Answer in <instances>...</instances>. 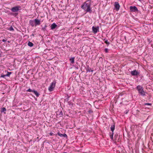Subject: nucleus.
Here are the masks:
<instances>
[{
	"label": "nucleus",
	"instance_id": "1",
	"mask_svg": "<svg viewBox=\"0 0 153 153\" xmlns=\"http://www.w3.org/2000/svg\"><path fill=\"white\" fill-rule=\"evenodd\" d=\"M91 2H90L85 1L81 6V8L86 13H91L92 12L91 6Z\"/></svg>",
	"mask_w": 153,
	"mask_h": 153
},
{
	"label": "nucleus",
	"instance_id": "2",
	"mask_svg": "<svg viewBox=\"0 0 153 153\" xmlns=\"http://www.w3.org/2000/svg\"><path fill=\"white\" fill-rule=\"evenodd\" d=\"M21 7L20 6L18 5L13 7H12L11 10V11L13 13H10V14L11 16H14V17H16L18 15V13H16L18 12L21 9Z\"/></svg>",
	"mask_w": 153,
	"mask_h": 153
},
{
	"label": "nucleus",
	"instance_id": "3",
	"mask_svg": "<svg viewBox=\"0 0 153 153\" xmlns=\"http://www.w3.org/2000/svg\"><path fill=\"white\" fill-rule=\"evenodd\" d=\"M136 89L137 90L138 94L142 96H145L146 95V92L145 91L143 90V88L141 85H137L136 87Z\"/></svg>",
	"mask_w": 153,
	"mask_h": 153
},
{
	"label": "nucleus",
	"instance_id": "4",
	"mask_svg": "<svg viewBox=\"0 0 153 153\" xmlns=\"http://www.w3.org/2000/svg\"><path fill=\"white\" fill-rule=\"evenodd\" d=\"M56 83V82L55 81H53L51 83V84L48 88V90L50 92H51L54 89L55 87Z\"/></svg>",
	"mask_w": 153,
	"mask_h": 153
},
{
	"label": "nucleus",
	"instance_id": "5",
	"mask_svg": "<svg viewBox=\"0 0 153 153\" xmlns=\"http://www.w3.org/2000/svg\"><path fill=\"white\" fill-rule=\"evenodd\" d=\"M130 11L131 12H137L139 11L137 7L135 6H131L130 7Z\"/></svg>",
	"mask_w": 153,
	"mask_h": 153
},
{
	"label": "nucleus",
	"instance_id": "6",
	"mask_svg": "<svg viewBox=\"0 0 153 153\" xmlns=\"http://www.w3.org/2000/svg\"><path fill=\"white\" fill-rule=\"evenodd\" d=\"M139 74L140 72L136 70L131 71V74L132 76H137L139 75Z\"/></svg>",
	"mask_w": 153,
	"mask_h": 153
},
{
	"label": "nucleus",
	"instance_id": "7",
	"mask_svg": "<svg viewBox=\"0 0 153 153\" xmlns=\"http://www.w3.org/2000/svg\"><path fill=\"white\" fill-rule=\"evenodd\" d=\"M114 6L115 10L117 11H118L119 10L120 6L119 4V3L118 2H115L114 4Z\"/></svg>",
	"mask_w": 153,
	"mask_h": 153
},
{
	"label": "nucleus",
	"instance_id": "8",
	"mask_svg": "<svg viewBox=\"0 0 153 153\" xmlns=\"http://www.w3.org/2000/svg\"><path fill=\"white\" fill-rule=\"evenodd\" d=\"M99 26H97V27L93 26L92 27V29L93 33H97L99 31Z\"/></svg>",
	"mask_w": 153,
	"mask_h": 153
},
{
	"label": "nucleus",
	"instance_id": "9",
	"mask_svg": "<svg viewBox=\"0 0 153 153\" xmlns=\"http://www.w3.org/2000/svg\"><path fill=\"white\" fill-rule=\"evenodd\" d=\"M34 20L35 27L37 25H39L41 24V21L38 19H34Z\"/></svg>",
	"mask_w": 153,
	"mask_h": 153
},
{
	"label": "nucleus",
	"instance_id": "10",
	"mask_svg": "<svg viewBox=\"0 0 153 153\" xmlns=\"http://www.w3.org/2000/svg\"><path fill=\"white\" fill-rule=\"evenodd\" d=\"M29 23L30 25L32 26V27L35 26L34 20H30L29 22Z\"/></svg>",
	"mask_w": 153,
	"mask_h": 153
},
{
	"label": "nucleus",
	"instance_id": "11",
	"mask_svg": "<svg viewBox=\"0 0 153 153\" xmlns=\"http://www.w3.org/2000/svg\"><path fill=\"white\" fill-rule=\"evenodd\" d=\"M57 25L55 23H53L51 26L50 27L51 29L52 30L55 29L57 27Z\"/></svg>",
	"mask_w": 153,
	"mask_h": 153
},
{
	"label": "nucleus",
	"instance_id": "12",
	"mask_svg": "<svg viewBox=\"0 0 153 153\" xmlns=\"http://www.w3.org/2000/svg\"><path fill=\"white\" fill-rule=\"evenodd\" d=\"M57 134L61 137H64L65 138L67 137V135L65 134H62L60 133L59 132H58L57 133Z\"/></svg>",
	"mask_w": 153,
	"mask_h": 153
},
{
	"label": "nucleus",
	"instance_id": "13",
	"mask_svg": "<svg viewBox=\"0 0 153 153\" xmlns=\"http://www.w3.org/2000/svg\"><path fill=\"white\" fill-rule=\"evenodd\" d=\"M115 123L113 122V124L111 126V130L112 131V132L113 133L114 130L115 129Z\"/></svg>",
	"mask_w": 153,
	"mask_h": 153
},
{
	"label": "nucleus",
	"instance_id": "14",
	"mask_svg": "<svg viewBox=\"0 0 153 153\" xmlns=\"http://www.w3.org/2000/svg\"><path fill=\"white\" fill-rule=\"evenodd\" d=\"M119 139L118 135L117 134H116L114 135V140L115 141L118 140Z\"/></svg>",
	"mask_w": 153,
	"mask_h": 153
},
{
	"label": "nucleus",
	"instance_id": "15",
	"mask_svg": "<svg viewBox=\"0 0 153 153\" xmlns=\"http://www.w3.org/2000/svg\"><path fill=\"white\" fill-rule=\"evenodd\" d=\"M33 92L34 93V94L36 95L37 97H39L40 95L39 94L37 91L34 90L33 91Z\"/></svg>",
	"mask_w": 153,
	"mask_h": 153
},
{
	"label": "nucleus",
	"instance_id": "16",
	"mask_svg": "<svg viewBox=\"0 0 153 153\" xmlns=\"http://www.w3.org/2000/svg\"><path fill=\"white\" fill-rule=\"evenodd\" d=\"M75 57H73L69 59V61L71 64H73L74 63V60Z\"/></svg>",
	"mask_w": 153,
	"mask_h": 153
},
{
	"label": "nucleus",
	"instance_id": "17",
	"mask_svg": "<svg viewBox=\"0 0 153 153\" xmlns=\"http://www.w3.org/2000/svg\"><path fill=\"white\" fill-rule=\"evenodd\" d=\"M87 71H88L89 72H92L93 71V70H91V68H90L89 66H88L87 68Z\"/></svg>",
	"mask_w": 153,
	"mask_h": 153
},
{
	"label": "nucleus",
	"instance_id": "18",
	"mask_svg": "<svg viewBox=\"0 0 153 153\" xmlns=\"http://www.w3.org/2000/svg\"><path fill=\"white\" fill-rule=\"evenodd\" d=\"M113 134H114V132L113 133H110V138L113 140L114 141V138H113Z\"/></svg>",
	"mask_w": 153,
	"mask_h": 153
},
{
	"label": "nucleus",
	"instance_id": "19",
	"mask_svg": "<svg viewBox=\"0 0 153 153\" xmlns=\"http://www.w3.org/2000/svg\"><path fill=\"white\" fill-rule=\"evenodd\" d=\"M6 76H7L6 74H4V73H2L1 74L0 77L5 78Z\"/></svg>",
	"mask_w": 153,
	"mask_h": 153
},
{
	"label": "nucleus",
	"instance_id": "20",
	"mask_svg": "<svg viewBox=\"0 0 153 153\" xmlns=\"http://www.w3.org/2000/svg\"><path fill=\"white\" fill-rule=\"evenodd\" d=\"M28 45L30 47H32L33 45V43L30 41H29L28 43Z\"/></svg>",
	"mask_w": 153,
	"mask_h": 153
},
{
	"label": "nucleus",
	"instance_id": "21",
	"mask_svg": "<svg viewBox=\"0 0 153 153\" xmlns=\"http://www.w3.org/2000/svg\"><path fill=\"white\" fill-rule=\"evenodd\" d=\"M47 27V26L45 25L44 27L42 28L41 30L43 31H45L46 30V27Z\"/></svg>",
	"mask_w": 153,
	"mask_h": 153
},
{
	"label": "nucleus",
	"instance_id": "22",
	"mask_svg": "<svg viewBox=\"0 0 153 153\" xmlns=\"http://www.w3.org/2000/svg\"><path fill=\"white\" fill-rule=\"evenodd\" d=\"M12 74L11 72H9L7 71V74H6L7 76L9 77L10 76V75Z\"/></svg>",
	"mask_w": 153,
	"mask_h": 153
},
{
	"label": "nucleus",
	"instance_id": "23",
	"mask_svg": "<svg viewBox=\"0 0 153 153\" xmlns=\"http://www.w3.org/2000/svg\"><path fill=\"white\" fill-rule=\"evenodd\" d=\"M6 111V109L4 107L2 108H1V112H4V111Z\"/></svg>",
	"mask_w": 153,
	"mask_h": 153
},
{
	"label": "nucleus",
	"instance_id": "24",
	"mask_svg": "<svg viewBox=\"0 0 153 153\" xmlns=\"http://www.w3.org/2000/svg\"><path fill=\"white\" fill-rule=\"evenodd\" d=\"M152 105V103H145L143 105L144 106L145 105H149L151 106Z\"/></svg>",
	"mask_w": 153,
	"mask_h": 153
},
{
	"label": "nucleus",
	"instance_id": "25",
	"mask_svg": "<svg viewBox=\"0 0 153 153\" xmlns=\"http://www.w3.org/2000/svg\"><path fill=\"white\" fill-rule=\"evenodd\" d=\"M105 43L107 45V46H108L110 44V43L108 42V41L107 40H105Z\"/></svg>",
	"mask_w": 153,
	"mask_h": 153
},
{
	"label": "nucleus",
	"instance_id": "26",
	"mask_svg": "<svg viewBox=\"0 0 153 153\" xmlns=\"http://www.w3.org/2000/svg\"><path fill=\"white\" fill-rule=\"evenodd\" d=\"M33 90H34V89L33 90H32V89H31L30 88H29V89H28V90H26V91L27 92H33Z\"/></svg>",
	"mask_w": 153,
	"mask_h": 153
},
{
	"label": "nucleus",
	"instance_id": "27",
	"mask_svg": "<svg viewBox=\"0 0 153 153\" xmlns=\"http://www.w3.org/2000/svg\"><path fill=\"white\" fill-rule=\"evenodd\" d=\"M63 113L62 111H61L60 112V113L59 114V117H62V116H63Z\"/></svg>",
	"mask_w": 153,
	"mask_h": 153
},
{
	"label": "nucleus",
	"instance_id": "28",
	"mask_svg": "<svg viewBox=\"0 0 153 153\" xmlns=\"http://www.w3.org/2000/svg\"><path fill=\"white\" fill-rule=\"evenodd\" d=\"M9 30L10 31H13L14 30L12 26H11V27H10Z\"/></svg>",
	"mask_w": 153,
	"mask_h": 153
},
{
	"label": "nucleus",
	"instance_id": "29",
	"mask_svg": "<svg viewBox=\"0 0 153 153\" xmlns=\"http://www.w3.org/2000/svg\"><path fill=\"white\" fill-rule=\"evenodd\" d=\"M104 51L106 53H107L108 52V49L107 48H106L105 49Z\"/></svg>",
	"mask_w": 153,
	"mask_h": 153
},
{
	"label": "nucleus",
	"instance_id": "30",
	"mask_svg": "<svg viewBox=\"0 0 153 153\" xmlns=\"http://www.w3.org/2000/svg\"><path fill=\"white\" fill-rule=\"evenodd\" d=\"M88 111L89 114H91L93 113V111L91 110H89Z\"/></svg>",
	"mask_w": 153,
	"mask_h": 153
},
{
	"label": "nucleus",
	"instance_id": "31",
	"mask_svg": "<svg viewBox=\"0 0 153 153\" xmlns=\"http://www.w3.org/2000/svg\"><path fill=\"white\" fill-rule=\"evenodd\" d=\"M69 100V98H66L65 99V101L68 102Z\"/></svg>",
	"mask_w": 153,
	"mask_h": 153
},
{
	"label": "nucleus",
	"instance_id": "32",
	"mask_svg": "<svg viewBox=\"0 0 153 153\" xmlns=\"http://www.w3.org/2000/svg\"><path fill=\"white\" fill-rule=\"evenodd\" d=\"M70 97V96H69L68 94H67L66 95V96H65V97H66V98H69Z\"/></svg>",
	"mask_w": 153,
	"mask_h": 153
},
{
	"label": "nucleus",
	"instance_id": "33",
	"mask_svg": "<svg viewBox=\"0 0 153 153\" xmlns=\"http://www.w3.org/2000/svg\"><path fill=\"white\" fill-rule=\"evenodd\" d=\"M49 134L51 136H52L54 135V134L52 132L50 133Z\"/></svg>",
	"mask_w": 153,
	"mask_h": 153
},
{
	"label": "nucleus",
	"instance_id": "34",
	"mask_svg": "<svg viewBox=\"0 0 153 153\" xmlns=\"http://www.w3.org/2000/svg\"><path fill=\"white\" fill-rule=\"evenodd\" d=\"M7 71H4L3 73H4V74H7Z\"/></svg>",
	"mask_w": 153,
	"mask_h": 153
},
{
	"label": "nucleus",
	"instance_id": "35",
	"mask_svg": "<svg viewBox=\"0 0 153 153\" xmlns=\"http://www.w3.org/2000/svg\"><path fill=\"white\" fill-rule=\"evenodd\" d=\"M6 41V40L5 39H3L2 40V41L3 42H5Z\"/></svg>",
	"mask_w": 153,
	"mask_h": 153
},
{
	"label": "nucleus",
	"instance_id": "36",
	"mask_svg": "<svg viewBox=\"0 0 153 153\" xmlns=\"http://www.w3.org/2000/svg\"><path fill=\"white\" fill-rule=\"evenodd\" d=\"M128 111H125L124 112V113H125L126 114H127L128 113Z\"/></svg>",
	"mask_w": 153,
	"mask_h": 153
},
{
	"label": "nucleus",
	"instance_id": "37",
	"mask_svg": "<svg viewBox=\"0 0 153 153\" xmlns=\"http://www.w3.org/2000/svg\"><path fill=\"white\" fill-rule=\"evenodd\" d=\"M87 2H91V0H88L87 1Z\"/></svg>",
	"mask_w": 153,
	"mask_h": 153
},
{
	"label": "nucleus",
	"instance_id": "38",
	"mask_svg": "<svg viewBox=\"0 0 153 153\" xmlns=\"http://www.w3.org/2000/svg\"><path fill=\"white\" fill-rule=\"evenodd\" d=\"M137 112H139V111L138 110H137Z\"/></svg>",
	"mask_w": 153,
	"mask_h": 153
},
{
	"label": "nucleus",
	"instance_id": "39",
	"mask_svg": "<svg viewBox=\"0 0 153 153\" xmlns=\"http://www.w3.org/2000/svg\"><path fill=\"white\" fill-rule=\"evenodd\" d=\"M63 153H67L65 152H64Z\"/></svg>",
	"mask_w": 153,
	"mask_h": 153
},
{
	"label": "nucleus",
	"instance_id": "40",
	"mask_svg": "<svg viewBox=\"0 0 153 153\" xmlns=\"http://www.w3.org/2000/svg\"><path fill=\"white\" fill-rule=\"evenodd\" d=\"M103 40H105V39H104Z\"/></svg>",
	"mask_w": 153,
	"mask_h": 153
},
{
	"label": "nucleus",
	"instance_id": "41",
	"mask_svg": "<svg viewBox=\"0 0 153 153\" xmlns=\"http://www.w3.org/2000/svg\"><path fill=\"white\" fill-rule=\"evenodd\" d=\"M1 56V54H0V56Z\"/></svg>",
	"mask_w": 153,
	"mask_h": 153
}]
</instances>
